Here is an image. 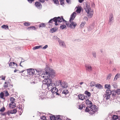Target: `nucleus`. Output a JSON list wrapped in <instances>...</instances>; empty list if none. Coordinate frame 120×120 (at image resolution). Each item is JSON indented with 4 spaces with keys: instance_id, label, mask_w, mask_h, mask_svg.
Instances as JSON below:
<instances>
[{
    "instance_id": "obj_1",
    "label": "nucleus",
    "mask_w": 120,
    "mask_h": 120,
    "mask_svg": "<svg viewBox=\"0 0 120 120\" xmlns=\"http://www.w3.org/2000/svg\"><path fill=\"white\" fill-rule=\"evenodd\" d=\"M46 86L47 88L49 90L51 89V91L53 94H56V95H59V94L57 92L58 91V89H57L55 87H53L55 86V85L54 83H45L42 85V86Z\"/></svg>"
},
{
    "instance_id": "obj_2",
    "label": "nucleus",
    "mask_w": 120,
    "mask_h": 120,
    "mask_svg": "<svg viewBox=\"0 0 120 120\" xmlns=\"http://www.w3.org/2000/svg\"><path fill=\"white\" fill-rule=\"evenodd\" d=\"M85 9L87 13V15L88 17L89 18H91L93 15V10L90 8V5L89 3H86Z\"/></svg>"
},
{
    "instance_id": "obj_3",
    "label": "nucleus",
    "mask_w": 120,
    "mask_h": 120,
    "mask_svg": "<svg viewBox=\"0 0 120 120\" xmlns=\"http://www.w3.org/2000/svg\"><path fill=\"white\" fill-rule=\"evenodd\" d=\"M76 15V13L74 12L71 15L69 21L71 23L70 24L69 27L72 29H74L77 25V23L75 22H72V20L74 19Z\"/></svg>"
},
{
    "instance_id": "obj_4",
    "label": "nucleus",
    "mask_w": 120,
    "mask_h": 120,
    "mask_svg": "<svg viewBox=\"0 0 120 120\" xmlns=\"http://www.w3.org/2000/svg\"><path fill=\"white\" fill-rule=\"evenodd\" d=\"M44 76H43V77L45 79L43 80V82H51L52 81V79H49V77L50 76V74L49 72L46 71L44 73Z\"/></svg>"
},
{
    "instance_id": "obj_5",
    "label": "nucleus",
    "mask_w": 120,
    "mask_h": 120,
    "mask_svg": "<svg viewBox=\"0 0 120 120\" xmlns=\"http://www.w3.org/2000/svg\"><path fill=\"white\" fill-rule=\"evenodd\" d=\"M53 22H55V24L56 26L58 25L57 23V22H62L61 19V18L60 17H55L53 19H52L50 20L49 21V23H52Z\"/></svg>"
},
{
    "instance_id": "obj_6",
    "label": "nucleus",
    "mask_w": 120,
    "mask_h": 120,
    "mask_svg": "<svg viewBox=\"0 0 120 120\" xmlns=\"http://www.w3.org/2000/svg\"><path fill=\"white\" fill-rule=\"evenodd\" d=\"M10 101L11 102L9 104V107L12 109L16 107V105L14 103L15 101V99L13 97L10 98L9 99Z\"/></svg>"
},
{
    "instance_id": "obj_7",
    "label": "nucleus",
    "mask_w": 120,
    "mask_h": 120,
    "mask_svg": "<svg viewBox=\"0 0 120 120\" xmlns=\"http://www.w3.org/2000/svg\"><path fill=\"white\" fill-rule=\"evenodd\" d=\"M90 109V111H91V114H93L95 112L97 111V108L95 105H92L90 106H88Z\"/></svg>"
},
{
    "instance_id": "obj_8",
    "label": "nucleus",
    "mask_w": 120,
    "mask_h": 120,
    "mask_svg": "<svg viewBox=\"0 0 120 120\" xmlns=\"http://www.w3.org/2000/svg\"><path fill=\"white\" fill-rule=\"evenodd\" d=\"M28 74L30 75H33L35 73L34 69L32 68H30L27 69Z\"/></svg>"
},
{
    "instance_id": "obj_9",
    "label": "nucleus",
    "mask_w": 120,
    "mask_h": 120,
    "mask_svg": "<svg viewBox=\"0 0 120 120\" xmlns=\"http://www.w3.org/2000/svg\"><path fill=\"white\" fill-rule=\"evenodd\" d=\"M34 5L35 6L39 9H41L42 8V5L39 2H36L35 3Z\"/></svg>"
},
{
    "instance_id": "obj_10",
    "label": "nucleus",
    "mask_w": 120,
    "mask_h": 120,
    "mask_svg": "<svg viewBox=\"0 0 120 120\" xmlns=\"http://www.w3.org/2000/svg\"><path fill=\"white\" fill-rule=\"evenodd\" d=\"M9 66L11 68H16L17 66V64L14 62H11L9 64Z\"/></svg>"
},
{
    "instance_id": "obj_11",
    "label": "nucleus",
    "mask_w": 120,
    "mask_h": 120,
    "mask_svg": "<svg viewBox=\"0 0 120 120\" xmlns=\"http://www.w3.org/2000/svg\"><path fill=\"white\" fill-rule=\"evenodd\" d=\"M85 103H86V105H87V107H90L91 106L94 105H92V103L91 101L88 99L86 100V101H85Z\"/></svg>"
},
{
    "instance_id": "obj_12",
    "label": "nucleus",
    "mask_w": 120,
    "mask_h": 120,
    "mask_svg": "<svg viewBox=\"0 0 120 120\" xmlns=\"http://www.w3.org/2000/svg\"><path fill=\"white\" fill-rule=\"evenodd\" d=\"M86 70H88L89 71H90L92 70V67L90 66L89 65H86Z\"/></svg>"
},
{
    "instance_id": "obj_13",
    "label": "nucleus",
    "mask_w": 120,
    "mask_h": 120,
    "mask_svg": "<svg viewBox=\"0 0 120 120\" xmlns=\"http://www.w3.org/2000/svg\"><path fill=\"white\" fill-rule=\"evenodd\" d=\"M60 86L63 88H66L67 87V83H60Z\"/></svg>"
},
{
    "instance_id": "obj_14",
    "label": "nucleus",
    "mask_w": 120,
    "mask_h": 120,
    "mask_svg": "<svg viewBox=\"0 0 120 120\" xmlns=\"http://www.w3.org/2000/svg\"><path fill=\"white\" fill-rule=\"evenodd\" d=\"M78 97L79 99L81 100H83L85 99L84 95L82 94H80L78 95Z\"/></svg>"
},
{
    "instance_id": "obj_15",
    "label": "nucleus",
    "mask_w": 120,
    "mask_h": 120,
    "mask_svg": "<svg viewBox=\"0 0 120 120\" xmlns=\"http://www.w3.org/2000/svg\"><path fill=\"white\" fill-rule=\"evenodd\" d=\"M58 41L60 45L63 46V47H65V45L64 43L61 40H58Z\"/></svg>"
},
{
    "instance_id": "obj_16",
    "label": "nucleus",
    "mask_w": 120,
    "mask_h": 120,
    "mask_svg": "<svg viewBox=\"0 0 120 120\" xmlns=\"http://www.w3.org/2000/svg\"><path fill=\"white\" fill-rule=\"evenodd\" d=\"M61 20H62V21L64 22H66V25L68 27H70L69 25V23L68 22H67V21H66L63 18V16H61Z\"/></svg>"
},
{
    "instance_id": "obj_17",
    "label": "nucleus",
    "mask_w": 120,
    "mask_h": 120,
    "mask_svg": "<svg viewBox=\"0 0 120 120\" xmlns=\"http://www.w3.org/2000/svg\"><path fill=\"white\" fill-rule=\"evenodd\" d=\"M110 94H105L104 95V98L106 100L109 99L110 98Z\"/></svg>"
},
{
    "instance_id": "obj_18",
    "label": "nucleus",
    "mask_w": 120,
    "mask_h": 120,
    "mask_svg": "<svg viewBox=\"0 0 120 120\" xmlns=\"http://www.w3.org/2000/svg\"><path fill=\"white\" fill-rule=\"evenodd\" d=\"M57 29L56 28H52L50 30V32L52 33L55 32L57 30Z\"/></svg>"
},
{
    "instance_id": "obj_19",
    "label": "nucleus",
    "mask_w": 120,
    "mask_h": 120,
    "mask_svg": "<svg viewBox=\"0 0 120 120\" xmlns=\"http://www.w3.org/2000/svg\"><path fill=\"white\" fill-rule=\"evenodd\" d=\"M86 23L85 22H82L80 25V26L81 28H82L84 27L85 24Z\"/></svg>"
},
{
    "instance_id": "obj_20",
    "label": "nucleus",
    "mask_w": 120,
    "mask_h": 120,
    "mask_svg": "<svg viewBox=\"0 0 120 120\" xmlns=\"http://www.w3.org/2000/svg\"><path fill=\"white\" fill-rule=\"evenodd\" d=\"M113 120H118V116L115 115H113Z\"/></svg>"
},
{
    "instance_id": "obj_21",
    "label": "nucleus",
    "mask_w": 120,
    "mask_h": 120,
    "mask_svg": "<svg viewBox=\"0 0 120 120\" xmlns=\"http://www.w3.org/2000/svg\"><path fill=\"white\" fill-rule=\"evenodd\" d=\"M96 87L98 89H101L102 88V86L99 84H97L96 85Z\"/></svg>"
},
{
    "instance_id": "obj_22",
    "label": "nucleus",
    "mask_w": 120,
    "mask_h": 120,
    "mask_svg": "<svg viewBox=\"0 0 120 120\" xmlns=\"http://www.w3.org/2000/svg\"><path fill=\"white\" fill-rule=\"evenodd\" d=\"M4 94L3 92H1L0 93V98L3 99H4Z\"/></svg>"
},
{
    "instance_id": "obj_23",
    "label": "nucleus",
    "mask_w": 120,
    "mask_h": 120,
    "mask_svg": "<svg viewBox=\"0 0 120 120\" xmlns=\"http://www.w3.org/2000/svg\"><path fill=\"white\" fill-rule=\"evenodd\" d=\"M81 11V9L80 7H78L77 8L76 11L78 13H80Z\"/></svg>"
},
{
    "instance_id": "obj_24",
    "label": "nucleus",
    "mask_w": 120,
    "mask_h": 120,
    "mask_svg": "<svg viewBox=\"0 0 120 120\" xmlns=\"http://www.w3.org/2000/svg\"><path fill=\"white\" fill-rule=\"evenodd\" d=\"M50 119L51 120H56V117H55L54 116H50Z\"/></svg>"
},
{
    "instance_id": "obj_25",
    "label": "nucleus",
    "mask_w": 120,
    "mask_h": 120,
    "mask_svg": "<svg viewBox=\"0 0 120 120\" xmlns=\"http://www.w3.org/2000/svg\"><path fill=\"white\" fill-rule=\"evenodd\" d=\"M1 27L2 28L5 29H8V26L7 25H4L2 26Z\"/></svg>"
},
{
    "instance_id": "obj_26",
    "label": "nucleus",
    "mask_w": 120,
    "mask_h": 120,
    "mask_svg": "<svg viewBox=\"0 0 120 120\" xmlns=\"http://www.w3.org/2000/svg\"><path fill=\"white\" fill-rule=\"evenodd\" d=\"M10 112H11V114H15L16 113L17 111L16 109H14L13 110L10 111Z\"/></svg>"
},
{
    "instance_id": "obj_27",
    "label": "nucleus",
    "mask_w": 120,
    "mask_h": 120,
    "mask_svg": "<svg viewBox=\"0 0 120 120\" xmlns=\"http://www.w3.org/2000/svg\"><path fill=\"white\" fill-rule=\"evenodd\" d=\"M120 74H117L115 76V78L114 79V80H116L117 79L120 77Z\"/></svg>"
},
{
    "instance_id": "obj_28",
    "label": "nucleus",
    "mask_w": 120,
    "mask_h": 120,
    "mask_svg": "<svg viewBox=\"0 0 120 120\" xmlns=\"http://www.w3.org/2000/svg\"><path fill=\"white\" fill-rule=\"evenodd\" d=\"M85 94L87 95L88 97H90L91 96V94L90 92H88L87 91H85Z\"/></svg>"
},
{
    "instance_id": "obj_29",
    "label": "nucleus",
    "mask_w": 120,
    "mask_h": 120,
    "mask_svg": "<svg viewBox=\"0 0 120 120\" xmlns=\"http://www.w3.org/2000/svg\"><path fill=\"white\" fill-rule=\"evenodd\" d=\"M6 76L2 75L0 77V80H5Z\"/></svg>"
},
{
    "instance_id": "obj_30",
    "label": "nucleus",
    "mask_w": 120,
    "mask_h": 120,
    "mask_svg": "<svg viewBox=\"0 0 120 120\" xmlns=\"http://www.w3.org/2000/svg\"><path fill=\"white\" fill-rule=\"evenodd\" d=\"M41 46H36L34 47L33 48V50H34L36 49H38L40 48Z\"/></svg>"
},
{
    "instance_id": "obj_31",
    "label": "nucleus",
    "mask_w": 120,
    "mask_h": 120,
    "mask_svg": "<svg viewBox=\"0 0 120 120\" xmlns=\"http://www.w3.org/2000/svg\"><path fill=\"white\" fill-rule=\"evenodd\" d=\"M106 93H107L106 94H111V91L109 89H107L106 91Z\"/></svg>"
},
{
    "instance_id": "obj_32",
    "label": "nucleus",
    "mask_w": 120,
    "mask_h": 120,
    "mask_svg": "<svg viewBox=\"0 0 120 120\" xmlns=\"http://www.w3.org/2000/svg\"><path fill=\"white\" fill-rule=\"evenodd\" d=\"M61 116L59 115H58L56 116V120H63L62 119H61Z\"/></svg>"
},
{
    "instance_id": "obj_33",
    "label": "nucleus",
    "mask_w": 120,
    "mask_h": 120,
    "mask_svg": "<svg viewBox=\"0 0 120 120\" xmlns=\"http://www.w3.org/2000/svg\"><path fill=\"white\" fill-rule=\"evenodd\" d=\"M105 88L107 89H110V85L106 84L105 86Z\"/></svg>"
},
{
    "instance_id": "obj_34",
    "label": "nucleus",
    "mask_w": 120,
    "mask_h": 120,
    "mask_svg": "<svg viewBox=\"0 0 120 120\" xmlns=\"http://www.w3.org/2000/svg\"><path fill=\"white\" fill-rule=\"evenodd\" d=\"M68 92V90H64L62 91V93L64 94L65 95L67 94Z\"/></svg>"
},
{
    "instance_id": "obj_35",
    "label": "nucleus",
    "mask_w": 120,
    "mask_h": 120,
    "mask_svg": "<svg viewBox=\"0 0 120 120\" xmlns=\"http://www.w3.org/2000/svg\"><path fill=\"white\" fill-rule=\"evenodd\" d=\"M60 29H63L65 28H66V26L64 25L61 26H60Z\"/></svg>"
},
{
    "instance_id": "obj_36",
    "label": "nucleus",
    "mask_w": 120,
    "mask_h": 120,
    "mask_svg": "<svg viewBox=\"0 0 120 120\" xmlns=\"http://www.w3.org/2000/svg\"><path fill=\"white\" fill-rule=\"evenodd\" d=\"M24 24L26 26H29L30 25V23L29 22H26L24 23Z\"/></svg>"
},
{
    "instance_id": "obj_37",
    "label": "nucleus",
    "mask_w": 120,
    "mask_h": 120,
    "mask_svg": "<svg viewBox=\"0 0 120 120\" xmlns=\"http://www.w3.org/2000/svg\"><path fill=\"white\" fill-rule=\"evenodd\" d=\"M112 15H111L110 16V17H109V23H111V22H112Z\"/></svg>"
},
{
    "instance_id": "obj_38",
    "label": "nucleus",
    "mask_w": 120,
    "mask_h": 120,
    "mask_svg": "<svg viewBox=\"0 0 120 120\" xmlns=\"http://www.w3.org/2000/svg\"><path fill=\"white\" fill-rule=\"evenodd\" d=\"M45 24L43 23H42L39 25V27H45Z\"/></svg>"
},
{
    "instance_id": "obj_39",
    "label": "nucleus",
    "mask_w": 120,
    "mask_h": 120,
    "mask_svg": "<svg viewBox=\"0 0 120 120\" xmlns=\"http://www.w3.org/2000/svg\"><path fill=\"white\" fill-rule=\"evenodd\" d=\"M116 93L117 94H120V89H118L116 91Z\"/></svg>"
},
{
    "instance_id": "obj_40",
    "label": "nucleus",
    "mask_w": 120,
    "mask_h": 120,
    "mask_svg": "<svg viewBox=\"0 0 120 120\" xmlns=\"http://www.w3.org/2000/svg\"><path fill=\"white\" fill-rule=\"evenodd\" d=\"M60 1L61 5H63L64 4V0H60Z\"/></svg>"
},
{
    "instance_id": "obj_41",
    "label": "nucleus",
    "mask_w": 120,
    "mask_h": 120,
    "mask_svg": "<svg viewBox=\"0 0 120 120\" xmlns=\"http://www.w3.org/2000/svg\"><path fill=\"white\" fill-rule=\"evenodd\" d=\"M78 108H79V109L80 110H81L82 109V108H83V106L82 105H80L79 106V107H78Z\"/></svg>"
},
{
    "instance_id": "obj_42",
    "label": "nucleus",
    "mask_w": 120,
    "mask_h": 120,
    "mask_svg": "<svg viewBox=\"0 0 120 120\" xmlns=\"http://www.w3.org/2000/svg\"><path fill=\"white\" fill-rule=\"evenodd\" d=\"M85 111L86 112H91V111H90V109H89L88 108V107H86L85 109Z\"/></svg>"
},
{
    "instance_id": "obj_43",
    "label": "nucleus",
    "mask_w": 120,
    "mask_h": 120,
    "mask_svg": "<svg viewBox=\"0 0 120 120\" xmlns=\"http://www.w3.org/2000/svg\"><path fill=\"white\" fill-rule=\"evenodd\" d=\"M111 75L110 74L108 75L107 76V77L106 78L107 80H109L110 79Z\"/></svg>"
},
{
    "instance_id": "obj_44",
    "label": "nucleus",
    "mask_w": 120,
    "mask_h": 120,
    "mask_svg": "<svg viewBox=\"0 0 120 120\" xmlns=\"http://www.w3.org/2000/svg\"><path fill=\"white\" fill-rule=\"evenodd\" d=\"M4 110H5V108L4 107H3L0 109V112H3L4 111Z\"/></svg>"
},
{
    "instance_id": "obj_45",
    "label": "nucleus",
    "mask_w": 120,
    "mask_h": 120,
    "mask_svg": "<svg viewBox=\"0 0 120 120\" xmlns=\"http://www.w3.org/2000/svg\"><path fill=\"white\" fill-rule=\"evenodd\" d=\"M8 83H5L4 86L5 88H7L8 86V84H7Z\"/></svg>"
},
{
    "instance_id": "obj_46",
    "label": "nucleus",
    "mask_w": 120,
    "mask_h": 120,
    "mask_svg": "<svg viewBox=\"0 0 120 120\" xmlns=\"http://www.w3.org/2000/svg\"><path fill=\"white\" fill-rule=\"evenodd\" d=\"M5 94V96H7L9 95V93H8L7 91V90L6 91Z\"/></svg>"
},
{
    "instance_id": "obj_47",
    "label": "nucleus",
    "mask_w": 120,
    "mask_h": 120,
    "mask_svg": "<svg viewBox=\"0 0 120 120\" xmlns=\"http://www.w3.org/2000/svg\"><path fill=\"white\" fill-rule=\"evenodd\" d=\"M53 1L56 4H57L58 3V1L57 0H53Z\"/></svg>"
},
{
    "instance_id": "obj_48",
    "label": "nucleus",
    "mask_w": 120,
    "mask_h": 120,
    "mask_svg": "<svg viewBox=\"0 0 120 120\" xmlns=\"http://www.w3.org/2000/svg\"><path fill=\"white\" fill-rule=\"evenodd\" d=\"M83 19L87 21H88V20L87 17H84L83 18Z\"/></svg>"
},
{
    "instance_id": "obj_49",
    "label": "nucleus",
    "mask_w": 120,
    "mask_h": 120,
    "mask_svg": "<svg viewBox=\"0 0 120 120\" xmlns=\"http://www.w3.org/2000/svg\"><path fill=\"white\" fill-rule=\"evenodd\" d=\"M48 47V46L47 45H45V46H44L43 48V49H46V48H47V47Z\"/></svg>"
},
{
    "instance_id": "obj_50",
    "label": "nucleus",
    "mask_w": 120,
    "mask_h": 120,
    "mask_svg": "<svg viewBox=\"0 0 120 120\" xmlns=\"http://www.w3.org/2000/svg\"><path fill=\"white\" fill-rule=\"evenodd\" d=\"M28 2L30 3H31L32 2L34 1V0H27Z\"/></svg>"
},
{
    "instance_id": "obj_51",
    "label": "nucleus",
    "mask_w": 120,
    "mask_h": 120,
    "mask_svg": "<svg viewBox=\"0 0 120 120\" xmlns=\"http://www.w3.org/2000/svg\"><path fill=\"white\" fill-rule=\"evenodd\" d=\"M5 113H6V114H8V115H10V114H11V112L9 111H8L7 112Z\"/></svg>"
},
{
    "instance_id": "obj_52",
    "label": "nucleus",
    "mask_w": 120,
    "mask_h": 120,
    "mask_svg": "<svg viewBox=\"0 0 120 120\" xmlns=\"http://www.w3.org/2000/svg\"><path fill=\"white\" fill-rule=\"evenodd\" d=\"M66 1L69 4L71 2V0H66Z\"/></svg>"
},
{
    "instance_id": "obj_53",
    "label": "nucleus",
    "mask_w": 120,
    "mask_h": 120,
    "mask_svg": "<svg viewBox=\"0 0 120 120\" xmlns=\"http://www.w3.org/2000/svg\"><path fill=\"white\" fill-rule=\"evenodd\" d=\"M90 86L91 87H92L94 86V84H92V83H90Z\"/></svg>"
},
{
    "instance_id": "obj_54",
    "label": "nucleus",
    "mask_w": 120,
    "mask_h": 120,
    "mask_svg": "<svg viewBox=\"0 0 120 120\" xmlns=\"http://www.w3.org/2000/svg\"><path fill=\"white\" fill-rule=\"evenodd\" d=\"M31 27H33V28H32V27L31 28V29L34 30L36 29L35 27L34 26H31Z\"/></svg>"
},
{
    "instance_id": "obj_55",
    "label": "nucleus",
    "mask_w": 120,
    "mask_h": 120,
    "mask_svg": "<svg viewBox=\"0 0 120 120\" xmlns=\"http://www.w3.org/2000/svg\"><path fill=\"white\" fill-rule=\"evenodd\" d=\"M84 0H79V2L80 3H82Z\"/></svg>"
},
{
    "instance_id": "obj_56",
    "label": "nucleus",
    "mask_w": 120,
    "mask_h": 120,
    "mask_svg": "<svg viewBox=\"0 0 120 120\" xmlns=\"http://www.w3.org/2000/svg\"><path fill=\"white\" fill-rule=\"evenodd\" d=\"M38 0L42 3H44L45 2L44 0Z\"/></svg>"
},
{
    "instance_id": "obj_57",
    "label": "nucleus",
    "mask_w": 120,
    "mask_h": 120,
    "mask_svg": "<svg viewBox=\"0 0 120 120\" xmlns=\"http://www.w3.org/2000/svg\"><path fill=\"white\" fill-rule=\"evenodd\" d=\"M32 27H28L27 29L29 30L31 29V28H32ZM32 27L33 28V27Z\"/></svg>"
},
{
    "instance_id": "obj_58",
    "label": "nucleus",
    "mask_w": 120,
    "mask_h": 120,
    "mask_svg": "<svg viewBox=\"0 0 120 120\" xmlns=\"http://www.w3.org/2000/svg\"><path fill=\"white\" fill-rule=\"evenodd\" d=\"M93 55L94 57H96V54L95 53H93Z\"/></svg>"
},
{
    "instance_id": "obj_59",
    "label": "nucleus",
    "mask_w": 120,
    "mask_h": 120,
    "mask_svg": "<svg viewBox=\"0 0 120 120\" xmlns=\"http://www.w3.org/2000/svg\"><path fill=\"white\" fill-rule=\"evenodd\" d=\"M2 115H7V114H6V113H4L2 114Z\"/></svg>"
},
{
    "instance_id": "obj_60",
    "label": "nucleus",
    "mask_w": 120,
    "mask_h": 120,
    "mask_svg": "<svg viewBox=\"0 0 120 120\" xmlns=\"http://www.w3.org/2000/svg\"><path fill=\"white\" fill-rule=\"evenodd\" d=\"M18 71V70H16V69H15V70H14V72H16L17 71Z\"/></svg>"
},
{
    "instance_id": "obj_61",
    "label": "nucleus",
    "mask_w": 120,
    "mask_h": 120,
    "mask_svg": "<svg viewBox=\"0 0 120 120\" xmlns=\"http://www.w3.org/2000/svg\"><path fill=\"white\" fill-rule=\"evenodd\" d=\"M43 117H44V119H41V120H45V117L44 116H43Z\"/></svg>"
},
{
    "instance_id": "obj_62",
    "label": "nucleus",
    "mask_w": 120,
    "mask_h": 120,
    "mask_svg": "<svg viewBox=\"0 0 120 120\" xmlns=\"http://www.w3.org/2000/svg\"><path fill=\"white\" fill-rule=\"evenodd\" d=\"M25 71L24 70V71H21L20 72H19L20 73H22L24 71Z\"/></svg>"
},
{
    "instance_id": "obj_63",
    "label": "nucleus",
    "mask_w": 120,
    "mask_h": 120,
    "mask_svg": "<svg viewBox=\"0 0 120 120\" xmlns=\"http://www.w3.org/2000/svg\"><path fill=\"white\" fill-rule=\"evenodd\" d=\"M109 115H110L111 116V118H112V115L111 114H109Z\"/></svg>"
},
{
    "instance_id": "obj_64",
    "label": "nucleus",
    "mask_w": 120,
    "mask_h": 120,
    "mask_svg": "<svg viewBox=\"0 0 120 120\" xmlns=\"http://www.w3.org/2000/svg\"><path fill=\"white\" fill-rule=\"evenodd\" d=\"M36 71H37L38 72H39V70H36Z\"/></svg>"
}]
</instances>
